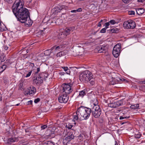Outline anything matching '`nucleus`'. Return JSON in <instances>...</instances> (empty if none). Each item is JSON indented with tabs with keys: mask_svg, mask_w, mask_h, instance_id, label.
Wrapping results in <instances>:
<instances>
[{
	"mask_svg": "<svg viewBox=\"0 0 145 145\" xmlns=\"http://www.w3.org/2000/svg\"><path fill=\"white\" fill-rule=\"evenodd\" d=\"M16 1V3H14L12 7L14 14L21 22L25 23L29 26H31L32 22L30 19L28 9L24 7V1L18 0Z\"/></svg>",
	"mask_w": 145,
	"mask_h": 145,
	"instance_id": "f257e3e1",
	"label": "nucleus"
},
{
	"mask_svg": "<svg viewBox=\"0 0 145 145\" xmlns=\"http://www.w3.org/2000/svg\"><path fill=\"white\" fill-rule=\"evenodd\" d=\"M91 112L90 108L83 106H80L77 110L76 115L74 116L73 120L74 121L78 119L81 120H87L89 118Z\"/></svg>",
	"mask_w": 145,
	"mask_h": 145,
	"instance_id": "f03ea898",
	"label": "nucleus"
},
{
	"mask_svg": "<svg viewBox=\"0 0 145 145\" xmlns=\"http://www.w3.org/2000/svg\"><path fill=\"white\" fill-rule=\"evenodd\" d=\"M93 78V75L88 71H85L82 72L79 75L80 80L83 82H88Z\"/></svg>",
	"mask_w": 145,
	"mask_h": 145,
	"instance_id": "7ed1b4c3",
	"label": "nucleus"
},
{
	"mask_svg": "<svg viewBox=\"0 0 145 145\" xmlns=\"http://www.w3.org/2000/svg\"><path fill=\"white\" fill-rule=\"evenodd\" d=\"M95 103H93L94 106L91 110L92 116L95 118H98L101 113V110L99 106L98 105V102L96 99L95 100Z\"/></svg>",
	"mask_w": 145,
	"mask_h": 145,
	"instance_id": "20e7f679",
	"label": "nucleus"
},
{
	"mask_svg": "<svg viewBox=\"0 0 145 145\" xmlns=\"http://www.w3.org/2000/svg\"><path fill=\"white\" fill-rule=\"evenodd\" d=\"M69 44V42L65 40L63 41L61 44L58 46H54L51 48V50H54V51L55 52H57L63 49V48H65L66 45Z\"/></svg>",
	"mask_w": 145,
	"mask_h": 145,
	"instance_id": "39448f33",
	"label": "nucleus"
},
{
	"mask_svg": "<svg viewBox=\"0 0 145 145\" xmlns=\"http://www.w3.org/2000/svg\"><path fill=\"white\" fill-rule=\"evenodd\" d=\"M72 84L70 83L64 84H63V93L65 94H69L71 93L73 89L72 88Z\"/></svg>",
	"mask_w": 145,
	"mask_h": 145,
	"instance_id": "423d86ee",
	"label": "nucleus"
},
{
	"mask_svg": "<svg viewBox=\"0 0 145 145\" xmlns=\"http://www.w3.org/2000/svg\"><path fill=\"white\" fill-rule=\"evenodd\" d=\"M123 25L124 28L133 29L136 27V24L134 21L129 20L124 22Z\"/></svg>",
	"mask_w": 145,
	"mask_h": 145,
	"instance_id": "0eeeda50",
	"label": "nucleus"
},
{
	"mask_svg": "<svg viewBox=\"0 0 145 145\" xmlns=\"http://www.w3.org/2000/svg\"><path fill=\"white\" fill-rule=\"evenodd\" d=\"M121 44H118L114 47L112 51V54L114 57L117 58L119 56L120 51Z\"/></svg>",
	"mask_w": 145,
	"mask_h": 145,
	"instance_id": "6e6552de",
	"label": "nucleus"
},
{
	"mask_svg": "<svg viewBox=\"0 0 145 145\" xmlns=\"http://www.w3.org/2000/svg\"><path fill=\"white\" fill-rule=\"evenodd\" d=\"M69 96L67 94L64 93L60 95L58 99L59 103H66L69 99Z\"/></svg>",
	"mask_w": 145,
	"mask_h": 145,
	"instance_id": "1a4fd4ad",
	"label": "nucleus"
},
{
	"mask_svg": "<svg viewBox=\"0 0 145 145\" xmlns=\"http://www.w3.org/2000/svg\"><path fill=\"white\" fill-rule=\"evenodd\" d=\"M122 101L120 100L116 102L110 103L108 104V105L109 107L115 108L122 105Z\"/></svg>",
	"mask_w": 145,
	"mask_h": 145,
	"instance_id": "9d476101",
	"label": "nucleus"
},
{
	"mask_svg": "<svg viewBox=\"0 0 145 145\" xmlns=\"http://www.w3.org/2000/svg\"><path fill=\"white\" fill-rule=\"evenodd\" d=\"M36 92V89L33 86H31L28 88L25 92V95H33Z\"/></svg>",
	"mask_w": 145,
	"mask_h": 145,
	"instance_id": "9b49d317",
	"label": "nucleus"
},
{
	"mask_svg": "<svg viewBox=\"0 0 145 145\" xmlns=\"http://www.w3.org/2000/svg\"><path fill=\"white\" fill-rule=\"evenodd\" d=\"M66 6L64 5H58L57 7H55L53 10L54 13L56 14L58 12H61L63 10H65L66 9H65Z\"/></svg>",
	"mask_w": 145,
	"mask_h": 145,
	"instance_id": "f8f14e48",
	"label": "nucleus"
},
{
	"mask_svg": "<svg viewBox=\"0 0 145 145\" xmlns=\"http://www.w3.org/2000/svg\"><path fill=\"white\" fill-rule=\"evenodd\" d=\"M108 49L107 45L104 44L103 45H100L98 46L97 48V50L99 53L102 52H105Z\"/></svg>",
	"mask_w": 145,
	"mask_h": 145,
	"instance_id": "ddd939ff",
	"label": "nucleus"
},
{
	"mask_svg": "<svg viewBox=\"0 0 145 145\" xmlns=\"http://www.w3.org/2000/svg\"><path fill=\"white\" fill-rule=\"evenodd\" d=\"M33 81L37 85H39L43 82V78L40 76H38L36 77Z\"/></svg>",
	"mask_w": 145,
	"mask_h": 145,
	"instance_id": "4468645a",
	"label": "nucleus"
},
{
	"mask_svg": "<svg viewBox=\"0 0 145 145\" xmlns=\"http://www.w3.org/2000/svg\"><path fill=\"white\" fill-rule=\"evenodd\" d=\"M74 28L75 27H74L66 28L63 32L67 36L69 35L71 32L73 31Z\"/></svg>",
	"mask_w": 145,
	"mask_h": 145,
	"instance_id": "2eb2a0df",
	"label": "nucleus"
},
{
	"mask_svg": "<svg viewBox=\"0 0 145 145\" xmlns=\"http://www.w3.org/2000/svg\"><path fill=\"white\" fill-rule=\"evenodd\" d=\"M79 46H78L74 48H73L72 52L73 53H72V54L74 56H76L78 55H79V53H80V52L79 51Z\"/></svg>",
	"mask_w": 145,
	"mask_h": 145,
	"instance_id": "dca6fc26",
	"label": "nucleus"
},
{
	"mask_svg": "<svg viewBox=\"0 0 145 145\" xmlns=\"http://www.w3.org/2000/svg\"><path fill=\"white\" fill-rule=\"evenodd\" d=\"M18 140V139L16 138L11 137L8 139L7 142L8 144H10L12 142H17Z\"/></svg>",
	"mask_w": 145,
	"mask_h": 145,
	"instance_id": "f3484780",
	"label": "nucleus"
},
{
	"mask_svg": "<svg viewBox=\"0 0 145 145\" xmlns=\"http://www.w3.org/2000/svg\"><path fill=\"white\" fill-rule=\"evenodd\" d=\"M6 59V56L3 53L0 54V61L1 62H4Z\"/></svg>",
	"mask_w": 145,
	"mask_h": 145,
	"instance_id": "a211bd4d",
	"label": "nucleus"
},
{
	"mask_svg": "<svg viewBox=\"0 0 145 145\" xmlns=\"http://www.w3.org/2000/svg\"><path fill=\"white\" fill-rule=\"evenodd\" d=\"M86 94V91L85 90H84L80 91L79 93L78 96L77 97L82 98Z\"/></svg>",
	"mask_w": 145,
	"mask_h": 145,
	"instance_id": "6ab92c4d",
	"label": "nucleus"
},
{
	"mask_svg": "<svg viewBox=\"0 0 145 145\" xmlns=\"http://www.w3.org/2000/svg\"><path fill=\"white\" fill-rule=\"evenodd\" d=\"M67 35L63 32L60 33L58 36V37L60 39H63L66 37Z\"/></svg>",
	"mask_w": 145,
	"mask_h": 145,
	"instance_id": "aec40b11",
	"label": "nucleus"
},
{
	"mask_svg": "<svg viewBox=\"0 0 145 145\" xmlns=\"http://www.w3.org/2000/svg\"><path fill=\"white\" fill-rule=\"evenodd\" d=\"M62 68L66 72V73L70 75V69H69L68 67H62Z\"/></svg>",
	"mask_w": 145,
	"mask_h": 145,
	"instance_id": "412c9836",
	"label": "nucleus"
},
{
	"mask_svg": "<svg viewBox=\"0 0 145 145\" xmlns=\"http://www.w3.org/2000/svg\"><path fill=\"white\" fill-rule=\"evenodd\" d=\"M144 12V10L142 8L138 9L137 10V12L138 15L142 14Z\"/></svg>",
	"mask_w": 145,
	"mask_h": 145,
	"instance_id": "4be33fe9",
	"label": "nucleus"
},
{
	"mask_svg": "<svg viewBox=\"0 0 145 145\" xmlns=\"http://www.w3.org/2000/svg\"><path fill=\"white\" fill-rule=\"evenodd\" d=\"M74 137V135L72 134H71L70 135L66 137L65 139L67 141L69 142L73 139Z\"/></svg>",
	"mask_w": 145,
	"mask_h": 145,
	"instance_id": "5701e85b",
	"label": "nucleus"
},
{
	"mask_svg": "<svg viewBox=\"0 0 145 145\" xmlns=\"http://www.w3.org/2000/svg\"><path fill=\"white\" fill-rule=\"evenodd\" d=\"M52 50L50 49L47 50L44 52V54L45 56H49L51 53L52 52Z\"/></svg>",
	"mask_w": 145,
	"mask_h": 145,
	"instance_id": "b1692460",
	"label": "nucleus"
},
{
	"mask_svg": "<svg viewBox=\"0 0 145 145\" xmlns=\"http://www.w3.org/2000/svg\"><path fill=\"white\" fill-rule=\"evenodd\" d=\"M46 133H47L48 135H50L52 134V136H53V138L55 136V132L54 131H52L50 130H48L46 131Z\"/></svg>",
	"mask_w": 145,
	"mask_h": 145,
	"instance_id": "393cba45",
	"label": "nucleus"
},
{
	"mask_svg": "<svg viewBox=\"0 0 145 145\" xmlns=\"http://www.w3.org/2000/svg\"><path fill=\"white\" fill-rule=\"evenodd\" d=\"M52 135H48L47 133H46V134L44 136V138L45 139H51V138H53V136H52Z\"/></svg>",
	"mask_w": 145,
	"mask_h": 145,
	"instance_id": "a878e982",
	"label": "nucleus"
},
{
	"mask_svg": "<svg viewBox=\"0 0 145 145\" xmlns=\"http://www.w3.org/2000/svg\"><path fill=\"white\" fill-rule=\"evenodd\" d=\"M139 107V105L138 104H137L134 105H131L130 107L131 109H136L138 108Z\"/></svg>",
	"mask_w": 145,
	"mask_h": 145,
	"instance_id": "bb28decb",
	"label": "nucleus"
},
{
	"mask_svg": "<svg viewBox=\"0 0 145 145\" xmlns=\"http://www.w3.org/2000/svg\"><path fill=\"white\" fill-rule=\"evenodd\" d=\"M73 125H72L71 123H67L65 126V128H67L69 129H71V128L73 127Z\"/></svg>",
	"mask_w": 145,
	"mask_h": 145,
	"instance_id": "cd10ccee",
	"label": "nucleus"
},
{
	"mask_svg": "<svg viewBox=\"0 0 145 145\" xmlns=\"http://www.w3.org/2000/svg\"><path fill=\"white\" fill-rule=\"evenodd\" d=\"M43 145H55V144L53 142L49 141L45 142Z\"/></svg>",
	"mask_w": 145,
	"mask_h": 145,
	"instance_id": "c85d7f7f",
	"label": "nucleus"
},
{
	"mask_svg": "<svg viewBox=\"0 0 145 145\" xmlns=\"http://www.w3.org/2000/svg\"><path fill=\"white\" fill-rule=\"evenodd\" d=\"M65 55V54L63 52L61 51L58 52L56 54V56L57 57H61L62 56H63Z\"/></svg>",
	"mask_w": 145,
	"mask_h": 145,
	"instance_id": "c756f323",
	"label": "nucleus"
},
{
	"mask_svg": "<svg viewBox=\"0 0 145 145\" xmlns=\"http://www.w3.org/2000/svg\"><path fill=\"white\" fill-rule=\"evenodd\" d=\"M82 10L81 8H79L77 10H73L71 11V12L76 13V12H80L82 11Z\"/></svg>",
	"mask_w": 145,
	"mask_h": 145,
	"instance_id": "7c9ffc66",
	"label": "nucleus"
},
{
	"mask_svg": "<svg viewBox=\"0 0 145 145\" xmlns=\"http://www.w3.org/2000/svg\"><path fill=\"white\" fill-rule=\"evenodd\" d=\"M6 66L3 65L2 66L0 67V72H3L6 69Z\"/></svg>",
	"mask_w": 145,
	"mask_h": 145,
	"instance_id": "2f4dec72",
	"label": "nucleus"
},
{
	"mask_svg": "<svg viewBox=\"0 0 145 145\" xmlns=\"http://www.w3.org/2000/svg\"><path fill=\"white\" fill-rule=\"evenodd\" d=\"M43 30H42L38 32L37 33V36L38 37H41L42 35L43 34Z\"/></svg>",
	"mask_w": 145,
	"mask_h": 145,
	"instance_id": "473e14b6",
	"label": "nucleus"
},
{
	"mask_svg": "<svg viewBox=\"0 0 145 145\" xmlns=\"http://www.w3.org/2000/svg\"><path fill=\"white\" fill-rule=\"evenodd\" d=\"M47 125H41V130H42L45 129L47 127Z\"/></svg>",
	"mask_w": 145,
	"mask_h": 145,
	"instance_id": "72a5a7b5",
	"label": "nucleus"
},
{
	"mask_svg": "<svg viewBox=\"0 0 145 145\" xmlns=\"http://www.w3.org/2000/svg\"><path fill=\"white\" fill-rule=\"evenodd\" d=\"M135 137L137 138H140L142 135L140 133H139L137 134H135Z\"/></svg>",
	"mask_w": 145,
	"mask_h": 145,
	"instance_id": "f704fd0d",
	"label": "nucleus"
},
{
	"mask_svg": "<svg viewBox=\"0 0 145 145\" xmlns=\"http://www.w3.org/2000/svg\"><path fill=\"white\" fill-rule=\"evenodd\" d=\"M10 63L8 61V60H7L4 63V65H5L6 67L8 66L9 65H10Z\"/></svg>",
	"mask_w": 145,
	"mask_h": 145,
	"instance_id": "c9c22d12",
	"label": "nucleus"
},
{
	"mask_svg": "<svg viewBox=\"0 0 145 145\" xmlns=\"http://www.w3.org/2000/svg\"><path fill=\"white\" fill-rule=\"evenodd\" d=\"M89 81H90V84L92 85H94L95 84V82L93 79V78L90 80H89Z\"/></svg>",
	"mask_w": 145,
	"mask_h": 145,
	"instance_id": "e433bc0d",
	"label": "nucleus"
},
{
	"mask_svg": "<svg viewBox=\"0 0 145 145\" xmlns=\"http://www.w3.org/2000/svg\"><path fill=\"white\" fill-rule=\"evenodd\" d=\"M32 71H29L28 73L26 75V76H25V77L26 78L30 76L31 75L32 72Z\"/></svg>",
	"mask_w": 145,
	"mask_h": 145,
	"instance_id": "4c0bfd02",
	"label": "nucleus"
},
{
	"mask_svg": "<svg viewBox=\"0 0 145 145\" xmlns=\"http://www.w3.org/2000/svg\"><path fill=\"white\" fill-rule=\"evenodd\" d=\"M128 14L130 15H134L135 14V12L134 11L131 10V11H129Z\"/></svg>",
	"mask_w": 145,
	"mask_h": 145,
	"instance_id": "58836bf2",
	"label": "nucleus"
},
{
	"mask_svg": "<svg viewBox=\"0 0 145 145\" xmlns=\"http://www.w3.org/2000/svg\"><path fill=\"white\" fill-rule=\"evenodd\" d=\"M109 22L112 25L116 23L115 21L114 20H111L109 21Z\"/></svg>",
	"mask_w": 145,
	"mask_h": 145,
	"instance_id": "ea45409f",
	"label": "nucleus"
},
{
	"mask_svg": "<svg viewBox=\"0 0 145 145\" xmlns=\"http://www.w3.org/2000/svg\"><path fill=\"white\" fill-rule=\"evenodd\" d=\"M44 53H41L38 55V57H41V59H42L43 58V57L44 56Z\"/></svg>",
	"mask_w": 145,
	"mask_h": 145,
	"instance_id": "a19ab883",
	"label": "nucleus"
},
{
	"mask_svg": "<svg viewBox=\"0 0 145 145\" xmlns=\"http://www.w3.org/2000/svg\"><path fill=\"white\" fill-rule=\"evenodd\" d=\"M40 101V99L39 98H37L35 99L34 101V102L35 103H37L39 102Z\"/></svg>",
	"mask_w": 145,
	"mask_h": 145,
	"instance_id": "79ce46f5",
	"label": "nucleus"
},
{
	"mask_svg": "<svg viewBox=\"0 0 145 145\" xmlns=\"http://www.w3.org/2000/svg\"><path fill=\"white\" fill-rule=\"evenodd\" d=\"M106 28H104L102 29L100 31L101 33H105L106 32Z\"/></svg>",
	"mask_w": 145,
	"mask_h": 145,
	"instance_id": "37998d69",
	"label": "nucleus"
},
{
	"mask_svg": "<svg viewBox=\"0 0 145 145\" xmlns=\"http://www.w3.org/2000/svg\"><path fill=\"white\" fill-rule=\"evenodd\" d=\"M132 0H122L125 3H128Z\"/></svg>",
	"mask_w": 145,
	"mask_h": 145,
	"instance_id": "c03bdc74",
	"label": "nucleus"
},
{
	"mask_svg": "<svg viewBox=\"0 0 145 145\" xmlns=\"http://www.w3.org/2000/svg\"><path fill=\"white\" fill-rule=\"evenodd\" d=\"M22 86L23 84L20 83L19 85V89H23Z\"/></svg>",
	"mask_w": 145,
	"mask_h": 145,
	"instance_id": "a18cd8bd",
	"label": "nucleus"
},
{
	"mask_svg": "<svg viewBox=\"0 0 145 145\" xmlns=\"http://www.w3.org/2000/svg\"><path fill=\"white\" fill-rule=\"evenodd\" d=\"M109 22H106L105 23V26H106V27L105 28H106V29L107 28H108V26L110 24H109Z\"/></svg>",
	"mask_w": 145,
	"mask_h": 145,
	"instance_id": "49530a36",
	"label": "nucleus"
},
{
	"mask_svg": "<svg viewBox=\"0 0 145 145\" xmlns=\"http://www.w3.org/2000/svg\"><path fill=\"white\" fill-rule=\"evenodd\" d=\"M5 1L7 2L8 3H12V0H5Z\"/></svg>",
	"mask_w": 145,
	"mask_h": 145,
	"instance_id": "de8ad7c7",
	"label": "nucleus"
},
{
	"mask_svg": "<svg viewBox=\"0 0 145 145\" xmlns=\"http://www.w3.org/2000/svg\"><path fill=\"white\" fill-rule=\"evenodd\" d=\"M33 103V101L32 100H30L29 101L27 102V105H31Z\"/></svg>",
	"mask_w": 145,
	"mask_h": 145,
	"instance_id": "09e8293b",
	"label": "nucleus"
},
{
	"mask_svg": "<svg viewBox=\"0 0 145 145\" xmlns=\"http://www.w3.org/2000/svg\"><path fill=\"white\" fill-rule=\"evenodd\" d=\"M119 79L120 80H121V81H124L126 82H127V81L126 80L124 79L123 78H119Z\"/></svg>",
	"mask_w": 145,
	"mask_h": 145,
	"instance_id": "8fccbe9b",
	"label": "nucleus"
},
{
	"mask_svg": "<svg viewBox=\"0 0 145 145\" xmlns=\"http://www.w3.org/2000/svg\"><path fill=\"white\" fill-rule=\"evenodd\" d=\"M102 21L103 20H101L100 22L98 23L97 25V26L98 27H100L101 26V22H102Z\"/></svg>",
	"mask_w": 145,
	"mask_h": 145,
	"instance_id": "3c124183",
	"label": "nucleus"
},
{
	"mask_svg": "<svg viewBox=\"0 0 145 145\" xmlns=\"http://www.w3.org/2000/svg\"><path fill=\"white\" fill-rule=\"evenodd\" d=\"M37 71L36 72V73H38L40 71V69L39 67H38L37 68Z\"/></svg>",
	"mask_w": 145,
	"mask_h": 145,
	"instance_id": "603ef678",
	"label": "nucleus"
},
{
	"mask_svg": "<svg viewBox=\"0 0 145 145\" xmlns=\"http://www.w3.org/2000/svg\"><path fill=\"white\" fill-rule=\"evenodd\" d=\"M2 97L1 94L0 93V101H2Z\"/></svg>",
	"mask_w": 145,
	"mask_h": 145,
	"instance_id": "864d4df0",
	"label": "nucleus"
},
{
	"mask_svg": "<svg viewBox=\"0 0 145 145\" xmlns=\"http://www.w3.org/2000/svg\"><path fill=\"white\" fill-rule=\"evenodd\" d=\"M145 1V0H138V2H143Z\"/></svg>",
	"mask_w": 145,
	"mask_h": 145,
	"instance_id": "5fc2aeb1",
	"label": "nucleus"
},
{
	"mask_svg": "<svg viewBox=\"0 0 145 145\" xmlns=\"http://www.w3.org/2000/svg\"><path fill=\"white\" fill-rule=\"evenodd\" d=\"M123 117L124 118V119L128 118H130V116H123Z\"/></svg>",
	"mask_w": 145,
	"mask_h": 145,
	"instance_id": "6e6d98bb",
	"label": "nucleus"
},
{
	"mask_svg": "<svg viewBox=\"0 0 145 145\" xmlns=\"http://www.w3.org/2000/svg\"><path fill=\"white\" fill-rule=\"evenodd\" d=\"M8 46H5L4 49L5 50H8Z\"/></svg>",
	"mask_w": 145,
	"mask_h": 145,
	"instance_id": "4d7b16f0",
	"label": "nucleus"
},
{
	"mask_svg": "<svg viewBox=\"0 0 145 145\" xmlns=\"http://www.w3.org/2000/svg\"><path fill=\"white\" fill-rule=\"evenodd\" d=\"M124 119V118L123 116H120V120H122V119Z\"/></svg>",
	"mask_w": 145,
	"mask_h": 145,
	"instance_id": "13d9d810",
	"label": "nucleus"
},
{
	"mask_svg": "<svg viewBox=\"0 0 145 145\" xmlns=\"http://www.w3.org/2000/svg\"><path fill=\"white\" fill-rule=\"evenodd\" d=\"M31 67H33L35 65H34V63H31Z\"/></svg>",
	"mask_w": 145,
	"mask_h": 145,
	"instance_id": "bf43d9fd",
	"label": "nucleus"
},
{
	"mask_svg": "<svg viewBox=\"0 0 145 145\" xmlns=\"http://www.w3.org/2000/svg\"><path fill=\"white\" fill-rule=\"evenodd\" d=\"M115 145H118V143L116 141H115Z\"/></svg>",
	"mask_w": 145,
	"mask_h": 145,
	"instance_id": "052dcab7",
	"label": "nucleus"
},
{
	"mask_svg": "<svg viewBox=\"0 0 145 145\" xmlns=\"http://www.w3.org/2000/svg\"><path fill=\"white\" fill-rule=\"evenodd\" d=\"M0 30H1V31H4L5 30H4V29H2V28H1V29H0Z\"/></svg>",
	"mask_w": 145,
	"mask_h": 145,
	"instance_id": "680f3d73",
	"label": "nucleus"
},
{
	"mask_svg": "<svg viewBox=\"0 0 145 145\" xmlns=\"http://www.w3.org/2000/svg\"><path fill=\"white\" fill-rule=\"evenodd\" d=\"M25 131L26 132H29V130L28 129H25Z\"/></svg>",
	"mask_w": 145,
	"mask_h": 145,
	"instance_id": "e2e57ef3",
	"label": "nucleus"
},
{
	"mask_svg": "<svg viewBox=\"0 0 145 145\" xmlns=\"http://www.w3.org/2000/svg\"><path fill=\"white\" fill-rule=\"evenodd\" d=\"M114 29H112L111 31L113 32H114Z\"/></svg>",
	"mask_w": 145,
	"mask_h": 145,
	"instance_id": "0e129e2a",
	"label": "nucleus"
},
{
	"mask_svg": "<svg viewBox=\"0 0 145 145\" xmlns=\"http://www.w3.org/2000/svg\"><path fill=\"white\" fill-rule=\"evenodd\" d=\"M20 103H18L16 105V106H18L20 105Z\"/></svg>",
	"mask_w": 145,
	"mask_h": 145,
	"instance_id": "69168bd1",
	"label": "nucleus"
},
{
	"mask_svg": "<svg viewBox=\"0 0 145 145\" xmlns=\"http://www.w3.org/2000/svg\"><path fill=\"white\" fill-rule=\"evenodd\" d=\"M143 83L144 84H145V80L144 81H143Z\"/></svg>",
	"mask_w": 145,
	"mask_h": 145,
	"instance_id": "338daca9",
	"label": "nucleus"
},
{
	"mask_svg": "<svg viewBox=\"0 0 145 145\" xmlns=\"http://www.w3.org/2000/svg\"><path fill=\"white\" fill-rule=\"evenodd\" d=\"M74 124L75 125L76 124V123H74Z\"/></svg>",
	"mask_w": 145,
	"mask_h": 145,
	"instance_id": "774afa93",
	"label": "nucleus"
}]
</instances>
